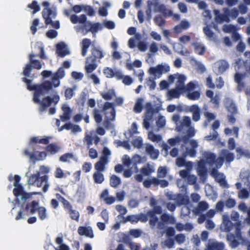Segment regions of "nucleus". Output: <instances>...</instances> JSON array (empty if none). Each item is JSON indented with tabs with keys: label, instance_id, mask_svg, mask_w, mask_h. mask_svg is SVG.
I'll return each mask as SVG.
<instances>
[{
	"label": "nucleus",
	"instance_id": "obj_1",
	"mask_svg": "<svg viewBox=\"0 0 250 250\" xmlns=\"http://www.w3.org/2000/svg\"><path fill=\"white\" fill-rule=\"evenodd\" d=\"M22 81L26 84L27 88L29 91H34L33 101L36 103L40 104L39 111L42 113L45 111L47 107L50 106L52 103V98L47 96L40 100V97L44 95L52 90L53 84L49 81H45L40 84H31L32 81L26 77H23Z\"/></svg>",
	"mask_w": 250,
	"mask_h": 250
},
{
	"label": "nucleus",
	"instance_id": "obj_2",
	"mask_svg": "<svg viewBox=\"0 0 250 250\" xmlns=\"http://www.w3.org/2000/svg\"><path fill=\"white\" fill-rule=\"evenodd\" d=\"M40 53L39 55L34 53H30L28 56L29 62L26 64L23 68L22 74L25 77H29L33 68L40 70L42 67V64L39 60H35L34 58L39 56L42 59H46V57L45 55L44 48L43 46H39Z\"/></svg>",
	"mask_w": 250,
	"mask_h": 250
},
{
	"label": "nucleus",
	"instance_id": "obj_3",
	"mask_svg": "<svg viewBox=\"0 0 250 250\" xmlns=\"http://www.w3.org/2000/svg\"><path fill=\"white\" fill-rule=\"evenodd\" d=\"M104 57L103 51L96 47H93L91 50V55L86 58L85 70L86 73H91L95 70L97 66V62Z\"/></svg>",
	"mask_w": 250,
	"mask_h": 250
},
{
	"label": "nucleus",
	"instance_id": "obj_4",
	"mask_svg": "<svg viewBox=\"0 0 250 250\" xmlns=\"http://www.w3.org/2000/svg\"><path fill=\"white\" fill-rule=\"evenodd\" d=\"M241 224L237 223L235 225V234L229 233L227 235V239L229 242V246L232 248H235L239 245V241L247 246V250H250V242L249 240L244 239L242 236Z\"/></svg>",
	"mask_w": 250,
	"mask_h": 250
},
{
	"label": "nucleus",
	"instance_id": "obj_5",
	"mask_svg": "<svg viewBox=\"0 0 250 250\" xmlns=\"http://www.w3.org/2000/svg\"><path fill=\"white\" fill-rule=\"evenodd\" d=\"M157 201L156 199L153 198L150 199L149 205L153 208L147 211V215L149 217V224L152 229L155 228L158 221V217L156 214H161L163 212L161 206H157Z\"/></svg>",
	"mask_w": 250,
	"mask_h": 250
},
{
	"label": "nucleus",
	"instance_id": "obj_6",
	"mask_svg": "<svg viewBox=\"0 0 250 250\" xmlns=\"http://www.w3.org/2000/svg\"><path fill=\"white\" fill-rule=\"evenodd\" d=\"M40 172H37L36 174L31 175L28 179V183L29 185H35L38 187H41L43 184H45L42 188V191L44 192H47L49 187L48 183V176L44 175L42 176H40Z\"/></svg>",
	"mask_w": 250,
	"mask_h": 250
},
{
	"label": "nucleus",
	"instance_id": "obj_7",
	"mask_svg": "<svg viewBox=\"0 0 250 250\" xmlns=\"http://www.w3.org/2000/svg\"><path fill=\"white\" fill-rule=\"evenodd\" d=\"M81 24L82 25L79 26V29L83 35H86L88 32H91L92 35L95 36L99 30H101L103 29V26L100 23H92L90 21H87V19Z\"/></svg>",
	"mask_w": 250,
	"mask_h": 250
},
{
	"label": "nucleus",
	"instance_id": "obj_8",
	"mask_svg": "<svg viewBox=\"0 0 250 250\" xmlns=\"http://www.w3.org/2000/svg\"><path fill=\"white\" fill-rule=\"evenodd\" d=\"M49 143V137L40 139L39 137H33L30 139L27 149L29 151L30 150L32 151L31 152L37 153L39 150L43 148L42 146L39 145V144L48 145Z\"/></svg>",
	"mask_w": 250,
	"mask_h": 250
},
{
	"label": "nucleus",
	"instance_id": "obj_9",
	"mask_svg": "<svg viewBox=\"0 0 250 250\" xmlns=\"http://www.w3.org/2000/svg\"><path fill=\"white\" fill-rule=\"evenodd\" d=\"M38 206L39 203L35 200L32 201L31 203H27L24 209H21L19 211L18 215L16 217V220H19L25 218L26 214L23 213L24 211L27 213V215L34 214L37 211Z\"/></svg>",
	"mask_w": 250,
	"mask_h": 250
},
{
	"label": "nucleus",
	"instance_id": "obj_10",
	"mask_svg": "<svg viewBox=\"0 0 250 250\" xmlns=\"http://www.w3.org/2000/svg\"><path fill=\"white\" fill-rule=\"evenodd\" d=\"M42 16L45 20V23L46 25L51 24L55 29H59L60 27V22L58 21H53L52 19L55 18L56 14L51 9H43L42 11Z\"/></svg>",
	"mask_w": 250,
	"mask_h": 250
},
{
	"label": "nucleus",
	"instance_id": "obj_11",
	"mask_svg": "<svg viewBox=\"0 0 250 250\" xmlns=\"http://www.w3.org/2000/svg\"><path fill=\"white\" fill-rule=\"evenodd\" d=\"M224 14H221L218 10H214L215 20L218 23H222L224 22L229 23V10L227 8H223Z\"/></svg>",
	"mask_w": 250,
	"mask_h": 250
},
{
	"label": "nucleus",
	"instance_id": "obj_12",
	"mask_svg": "<svg viewBox=\"0 0 250 250\" xmlns=\"http://www.w3.org/2000/svg\"><path fill=\"white\" fill-rule=\"evenodd\" d=\"M103 111L104 112L105 118L111 120V121L115 120L116 111L113 103L105 102L103 106Z\"/></svg>",
	"mask_w": 250,
	"mask_h": 250
},
{
	"label": "nucleus",
	"instance_id": "obj_13",
	"mask_svg": "<svg viewBox=\"0 0 250 250\" xmlns=\"http://www.w3.org/2000/svg\"><path fill=\"white\" fill-rule=\"evenodd\" d=\"M170 67L167 65L158 64L155 67H151L149 68V73L156 77L160 78L163 73H166L169 71Z\"/></svg>",
	"mask_w": 250,
	"mask_h": 250
},
{
	"label": "nucleus",
	"instance_id": "obj_14",
	"mask_svg": "<svg viewBox=\"0 0 250 250\" xmlns=\"http://www.w3.org/2000/svg\"><path fill=\"white\" fill-rule=\"evenodd\" d=\"M210 175L215 179L217 183H219L220 186L224 188L228 187L225 175L222 173H219L216 168H213L211 169Z\"/></svg>",
	"mask_w": 250,
	"mask_h": 250
},
{
	"label": "nucleus",
	"instance_id": "obj_15",
	"mask_svg": "<svg viewBox=\"0 0 250 250\" xmlns=\"http://www.w3.org/2000/svg\"><path fill=\"white\" fill-rule=\"evenodd\" d=\"M24 154L28 156L30 160L33 162L43 160L47 156V153L45 151H39L38 153H35V152H30L28 149L24 150Z\"/></svg>",
	"mask_w": 250,
	"mask_h": 250
},
{
	"label": "nucleus",
	"instance_id": "obj_16",
	"mask_svg": "<svg viewBox=\"0 0 250 250\" xmlns=\"http://www.w3.org/2000/svg\"><path fill=\"white\" fill-rule=\"evenodd\" d=\"M65 75V71L63 67H60L57 71L54 74L52 78L53 86L54 87H58L60 84V79L63 78Z\"/></svg>",
	"mask_w": 250,
	"mask_h": 250
},
{
	"label": "nucleus",
	"instance_id": "obj_17",
	"mask_svg": "<svg viewBox=\"0 0 250 250\" xmlns=\"http://www.w3.org/2000/svg\"><path fill=\"white\" fill-rule=\"evenodd\" d=\"M65 206L63 207L70 215L71 219L78 221L80 217L79 211L73 209L72 206L70 203L65 202Z\"/></svg>",
	"mask_w": 250,
	"mask_h": 250
},
{
	"label": "nucleus",
	"instance_id": "obj_18",
	"mask_svg": "<svg viewBox=\"0 0 250 250\" xmlns=\"http://www.w3.org/2000/svg\"><path fill=\"white\" fill-rule=\"evenodd\" d=\"M237 223H240L241 224L240 221L236 222L234 224H233L229 220V217L228 215H223V224L225 227L224 230L225 231L229 232L233 228L235 229V225ZM234 234H235V233Z\"/></svg>",
	"mask_w": 250,
	"mask_h": 250
},
{
	"label": "nucleus",
	"instance_id": "obj_19",
	"mask_svg": "<svg viewBox=\"0 0 250 250\" xmlns=\"http://www.w3.org/2000/svg\"><path fill=\"white\" fill-rule=\"evenodd\" d=\"M235 69L236 71H241V68L244 67L245 70L250 73V64L248 65L247 62L244 61L241 58L237 59L235 62Z\"/></svg>",
	"mask_w": 250,
	"mask_h": 250
},
{
	"label": "nucleus",
	"instance_id": "obj_20",
	"mask_svg": "<svg viewBox=\"0 0 250 250\" xmlns=\"http://www.w3.org/2000/svg\"><path fill=\"white\" fill-rule=\"evenodd\" d=\"M78 232L80 235H85L91 238L94 237L93 230L90 227H79L78 229Z\"/></svg>",
	"mask_w": 250,
	"mask_h": 250
},
{
	"label": "nucleus",
	"instance_id": "obj_21",
	"mask_svg": "<svg viewBox=\"0 0 250 250\" xmlns=\"http://www.w3.org/2000/svg\"><path fill=\"white\" fill-rule=\"evenodd\" d=\"M245 76V73L241 74L236 72L234 75V81L237 83V89L239 91H242L245 87V83L242 81Z\"/></svg>",
	"mask_w": 250,
	"mask_h": 250
},
{
	"label": "nucleus",
	"instance_id": "obj_22",
	"mask_svg": "<svg viewBox=\"0 0 250 250\" xmlns=\"http://www.w3.org/2000/svg\"><path fill=\"white\" fill-rule=\"evenodd\" d=\"M125 158L123 160V163L125 165L129 167L131 165L132 161L133 162V166L135 167L137 166V164L141 163V157L137 154L135 155L132 160L127 155H125Z\"/></svg>",
	"mask_w": 250,
	"mask_h": 250
},
{
	"label": "nucleus",
	"instance_id": "obj_23",
	"mask_svg": "<svg viewBox=\"0 0 250 250\" xmlns=\"http://www.w3.org/2000/svg\"><path fill=\"white\" fill-rule=\"evenodd\" d=\"M146 151L150 156L151 159L153 160L157 159L159 155V150L155 149L152 145L148 144L146 145Z\"/></svg>",
	"mask_w": 250,
	"mask_h": 250
},
{
	"label": "nucleus",
	"instance_id": "obj_24",
	"mask_svg": "<svg viewBox=\"0 0 250 250\" xmlns=\"http://www.w3.org/2000/svg\"><path fill=\"white\" fill-rule=\"evenodd\" d=\"M215 65L219 74L224 73L229 67L228 62L223 60L218 61L215 63Z\"/></svg>",
	"mask_w": 250,
	"mask_h": 250
},
{
	"label": "nucleus",
	"instance_id": "obj_25",
	"mask_svg": "<svg viewBox=\"0 0 250 250\" xmlns=\"http://www.w3.org/2000/svg\"><path fill=\"white\" fill-rule=\"evenodd\" d=\"M108 162V160H106L105 158L100 157L99 161L96 162L94 166L96 171L103 172Z\"/></svg>",
	"mask_w": 250,
	"mask_h": 250
},
{
	"label": "nucleus",
	"instance_id": "obj_26",
	"mask_svg": "<svg viewBox=\"0 0 250 250\" xmlns=\"http://www.w3.org/2000/svg\"><path fill=\"white\" fill-rule=\"evenodd\" d=\"M192 113V120L197 122L200 119V109L197 104L192 105L189 109Z\"/></svg>",
	"mask_w": 250,
	"mask_h": 250
},
{
	"label": "nucleus",
	"instance_id": "obj_27",
	"mask_svg": "<svg viewBox=\"0 0 250 250\" xmlns=\"http://www.w3.org/2000/svg\"><path fill=\"white\" fill-rule=\"evenodd\" d=\"M91 42L89 39L84 38L83 39L81 42V47H82V51L81 54L83 57L86 56L87 52L88 51V49L90 45H91Z\"/></svg>",
	"mask_w": 250,
	"mask_h": 250
},
{
	"label": "nucleus",
	"instance_id": "obj_28",
	"mask_svg": "<svg viewBox=\"0 0 250 250\" xmlns=\"http://www.w3.org/2000/svg\"><path fill=\"white\" fill-rule=\"evenodd\" d=\"M208 208V205L206 202L201 201L198 203L197 207L193 210V212L196 215H199L206 210Z\"/></svg>",
	"mask_w": 250,
	"mask_h": 250
},
{
	"label": "nucleus",
	"instance_id": "obj_29",
	"mask_svg": "<svg viewBox=\"0 0 250 250\" xmlns=\"http://www.w3.org/2000/svg\"><path fill=\"white\" fill-rule=\"evenodd\" d=\"M87 19L85 15L82 14L79 17L75 14L72 15L70 16V20L73 24H77L78 23H81L84 22Z\"/></svg>",
	"mask_w": 250,
	"mask_h": 250
},
{
	"label": "nucleus",
	"instance_id": "obj_30",
	"mask_svg": "<svg viewBox=\"0 0 250 250\" xmlns=\"http://www.w3.org/2000/svg\"><path fill=\"white\" fill-rule=\"evenodd\" d=\"M186 77L185 75L180 74L178 77L176 87L182 91H186V87L185 86V82Z\"/></svg>",
	"mask_w": 250,
	"mask_h": 250
},
{
	"label": "nucleus",
	"instance_id": "obj_31",
	"mask_svg": "<svg viewBox=\"0 0 250 250\" xmlns=\"http://www.w3.org/2000/svg\"><path fill=\"white\" fill-rule=\"evenodd\" d=\"M159 178L152 177L149 179L145 180L143 182V185L144 187L147 188H150L151 185H153L154 187L158 186L159 185Z\"/></svg>",
	"mask_w": 250,
	"mask_h": 250
},
{
	"label": "nucleus",
	"instance_id": "obj_32",
	"mask_svg": "<svg viewBox=\"0 0 250 250\" xmlns=\"http://www.w3.org/2000/svg\"><path fill=\"white\" fill-rule=\"evenodd\" d=\"M56 53L58 56L62 58L69 54V51L65 48V45L64 44H58L57 45Z\"/></svg>",
	"mask_w": 250,
	"mask_h": 250
},
{
	"label": "nucleus",
	"instance_id": "obj_33",
	"mask_svg": "<svg viewBox=\"0 0 250 250\" xmlns=\"http://www.w3.org/2000/svg\"><path fill=\"white\" fill-rule=\"evenodd\" d=\"M221 156H222L227 163H230L234 159V155L233 153L229 152L228 150L223 149L220 153Z\"/></svg>",
	"mask_w": 250,
	"mask_h": 250
},
{
	"label": "nucleus",
	"instance_id": "obj_34",
	"mask_svg": "<svg viewBox=\"0 0 250 250\" xmlns=\"http://www.w3.org/2000/svg\"><path fill=\"white\" fill-rule=\"evenodd\" d=\"M146 112L145 117L147 118L148 120H151L153 114L154 113V109L153 107L152 104L151 103H146L145 105Z\"/></svg>",
	"mask_w": 250,
	"mask_h": 250
},
{
	"label": "nucleus",
	"instance_id": "obj_35",
	"mask_svg": "<svg viewBox=\"0 0 250 250\" xmlns=\"http://www.w3.org/2000/svg\"><path fill=\"white\" fill-rule=\"evenodd\" d=\"M63 238L61 236L60 237H57L55 239V242L56 244L59 245V246L55 247V250H70L69 247L63 243Z\"/></svg>",
	"mask_w": 250,
	"mask_h": 250
},
{
	"label": "nucleus",
	"instance_id": "obj_36",
	"mask_svg": "<svg viewBox=\"0 0 250 250\" xmlns=\"http://www.w3.org/2000/svg\"><path fill=\"white\" fill-rule=\"evenodd\" d=\"M176 203L179 206L186 205L189 203V200L188 196L178 194L176 199Z\"/></svg>",
	"mask_w": 250,
	"mask_h": 250
},
{
	"label": "nucleus",
	"instance_id": "obj_37",
	"mask_svg": "<svg viewBox=\"0 0 250 250\" xmlns=\"http://www.w3.org/2000/svg\"><path fill=\"white\" fill-rule=\"evenodd\" d=\"M192 46L194 47V51L196 53L199 55H203L206 52V47L204 45L199 42H193Z\"/></svg>",
	"mask_w": 250,
	"mask_h": 250
},
{
	"label": "nucleus",
	"instance_id": "obj_38",
	"mask_svg": "<svg viewBox=\"0 0 250 250\" xmlns=\"http://www.w3.org/2000/svg\"><path fill=\"white\" fill-rule=\"evenodd\" d=\"M225 245L222 242H213L208 245L206 250H223Z\"/></svg>",
	"mask_w": 250,
	"mask_h": 250
},
{
	"label": "nucleus",
	"instance_id": "obj_39",
	"mask_svg": "<svg viewBox=\"0 0 250 250\" xmlns=\"http://www.w3.org/2000/svg\"><path fill=\"white\" fill-rule=\"evenodd\" d=\"M110 186L114 188H117L121 184V180L116 175H112L110 177Z\"/></svg>",
	"mask_w": 250,
	"mask_h": 250
},
{
	"label": "nucleus",
	"instance_id": "obj_40",
	"mask_svg": "<svg viewBox=\"0 0 250 250\" xmlns=\"http://www.w3.org/2000/svg\"><path fill=\"white\" fill-rule=\"evenodd\" d=\"M94 183L98 184H102L104 180V177L102 172L96 171L93 174Z\"/></svg>",
	"mask_w": 250,
	"mask_h": 250
},
{
	"label": "nucleus",
	"instance_id": "obj_41",
	"mask_svg": "<svg viewBox=\"0 0 250 250\" xmlns=\"http://www.w3.org/2000/svg\"><path fill=\"white\" fill-rule=\"evenodd\" d=\"M203 31L208 40L214 41L216 39L215 33L210 29L209 26H207L204 27L203 28Z\"/></svg>",
	"mask_w": 250,
	"mask_h": 250
},
{
	"label": "nucleus",
	"instance_id": "obj_42",
	"mask_svg": "<svg viewBox=\"0 0 250 250\" xmlns=\"http://www.w3.org/2000/svg\"><path fill=\"white\" fill-rule=\"evenodd\" d=\"M204 157L206 158L207 162L210 166L214 164L216 156L212 153L206 152L204 154Z\"/></svg>",
	"mask_w": 250,
	"mask_h": 250
},
{
	"label": "nucleus",
	"instance_id": "obj_43",
	"mask_svg": "<svg viewBox=\"0 0 250 250\" xmlns=\"http://www.w3.org/2000/svg\"><path fill=\"white\" fill-rule=\"evenodd\" d=\"M143 99L142 98H138L134 107L133 110L136 113H139L143 110Z\"/></svg>",
	"mask_w": 250,
	"mask_h": 250
},
{
	"label": "nucleus",
	"instance_id": "obj_44",
	"mask_svg": "<svg viewBox=\"0 0 250 250\" xmlns=\"http://www.w3.org/2000/svg\"><path fill=\"white\" fill-rule=\"evenodd\" d=\"M60 147L55 144L48 145L45 147L46 151L51 154H55L59 150Z\"/></svg>",
	"mask_w": 250,
	"mask_h": 250
},
{
	"label": "nucleus",
	"instance_id": "obj_45",
	"mask_svg": "<svg viewBox=\"0 0 250 250\" xmlns=\"http://www.w3.org/2000/svg\"><path fill=\"white\" fill-rule=\"evenodd\" d=\"M37 211L40 220H44L47 217L46 209L44 207H39Z\"/></svg>",
	"mask_w": 250,
	"mask_h": 250
},
{
	"label": "nucleus",
	"instance_id": "obj_46",
	"mask_svg": "<svg viewBox=\"0 0 250 250\" xmlns=\"http://www.w3.org/2000/svg\"><path fill=\"white\" fill-rule=\"evenodd\" d=\"M185 91H182L177 87L175 88L172 89L168 91V94L171 98H178L181 94Z\"/></svg>",
	"mask_w": 250,
	"mask_h": 250
},
{
	"label": "nucleus",
	"instance_id": "obj_47",
	"mask_svg": "<svg viewBox=\"0 0 250 250\" xmlns=\"http://www.w3.org/2000/svg\"><path fill=\"white\" fill-rule=\"evenodd\" d=\"M148 138L153 142H159L162 139L161 135L159 134H155L152 131L148 132Z\"/></svg>",
	"mask_w": 250,
	"mask_h": 250
},
{
	"label": "nucleus",
	"instance_id": "obj_48",
	"mask_svg": "<svg viewBox=\"0 0 250 250\" xmlns=\"http://www.w3.org/2000/svg\"><path fill=\"white\" fill-rule=\"evenodd\" d=\"M204 115L207 119L204 123V126L207 127L211 121L215 119V116L213 113L209 112H205Z\"/></svg>",
	"mask_w": 250,
	"mask_h": 250
},
{
	"label": "nucleus",
	"instance_id": "obj_49",
	"mask_svg": "<svg viewBox=\"0 0 250 250\" xmlns=\"http://www.w3.org/2000/svg\"><path fill=\"white\" fill-rule=\"evenodd\" d=\"M101 96L105 100H110L115 96V92L113 89H109L108 91L101 94Z\"/></svg>",
	"mask_w": 250,
	"mask_h": 250
},
{
	"label": "nucleus",
	"instance_id": "obj_50",
	"mask_svg": "<svg viewBox=\"0 0 250 250\" xmlns=\"http://www.w3.org/2000/svg\"><path fill=\"white\" fill-rule=\"evenodd\" d=\"M167 173V169L166 167H160L157 170V177L159 178H165L166 177Z\"/></svg>",
	"mask_w": 250,
	"mask_h": 250
},
{
	"label": "nucleus",
	"instance_id": "obj_51",
	"mask_svg": "<svg viewBox=\"0 0 250 250\" xmlns=\"http://www.w3.org/2000/svg\"><path fill=\"white\" fill-rule=\"evenodd\" d=\"M174 240L173 238H168L163 242L164 245H162V247L163 248L167 247L168 249H171L174 247Z\"/></svg>",
	"mask_w": 250,
	"mask_h": 250
},
{
	"label": "nucleus",
	"instance_id": "obj_52",
	"mask_svg": "<svg viewBox=\"0 0 250 250\" xmlns=\"http://www.w3.org/2000/svg\"><path fill=\"white\" fill-rule=\"evenodd\" d=\"M100 112V111L96 108L94 109L93 111L95 121L98 124L101 123L103 120L102 116Z\"/></svg>",
	"mask_w": 250,
	"mask_h": 250
},
{
	"label": "nucleus",
	"instance_id": "obj_53",
	"mask_svg": "<svg viewBox=\"0 0 250 250\" xmlns=\"http://www.w3.org/2000/svg\"><path fill=\"white\" fill-rule=\"evenodd\" d=\"M197 174H198V176L200 177V179L201 181L203 183H204L206 181L207 176H208L207 169H204V170H197Z\"/></svg>",
	"mask_w": 250,
	"mask_h": 250
},
{
	"label": "nucleus",
	"instance_id": "obj_54",
	"mask_svg": "<svg viewBox=\"0 0 250 250\" xmlns=\"http://www.w3.org/2000/svg\"><path fill=\"white\" fill-rule=\"evenodd\" d=\"M15 188L13 189V194L16 197H18L21 196L24 191L23 187L21 185L15 186Z\"/></svg>",
	"mask_w": 250,
	"mask_h": 250
},
{
	"label": "nucleus",
	"instance_id": "obj_55",
	"mask_svg": "<svg viewBox=\"0 0 250 250\" xmlns=\"http://www.w3.org/2000/svg\"><path fill=\"white\" fill-rule=\"evenodd\" d=\"M161 219L163 222H167L169 221L171 223H174L175 221V218L170 216L166 213H163L161 216Z\"/></svg>",
	"mask_w": 250,
	"mask_h": 250
},
{
	"label": "nucleus",
	"instance_id": "obj_56",
	"mask_svg": "<svg viewBox=\"0 0 250 250\" xmlns=\"http://www.w3.org/2000/svg\"><path fill=\"white\" fill-rule=\"evenodd\" d=\"M103 73L105 77L107 78H111L114 77V71L110 67H105L103 70Z\"/></svg>",
	"mask_w": 250,
	"mask_h": 250
},
{
	"label": "nucleus",
	"instance_id": "obj_57",
	"mask_svg": "<svg viewBox=\"0 0 250 250\" xmlns=\"http://www.w3.org/2000/svg\"><path fill=\"white\" fill-rule=\"evenodd\" d=\"M200 97V93L198 91H194L187 94V97L190 100H196L199 99Z\"/></svg>",
	"mask_w": 250,
	"mask_h": 250
},
{
	"label": "nucleus",
	"instance_id": "obj_58",
	"mask_svg": "<svg viewBox=\"0 0 250 250\" xmlns=\"http://www.w3.org/2000/svg\"><path fill=\"white\" fill-rule=\"evenodd\" d=\"M28 7L33 9V14H35L40 10V6L36 0L32 1L31 4H28Z\"/></svg>",
	"mask_w": 250,
	"mask_h": 250
},
{
	"label": "nucleus",
	"instance_id": "obj_59",
	"mask_svg": "<svg viewBox=\"0 0 250 250\" xmlns=\"http://www.w3.org/2000/svg\"><path fill=\"white\" fill-rule=\"evenodd\" d=\"M238 197L240 199H247L249 197V192L246 188H242L238 192Z\"/></svg>",
	"mask_w": 250,
	"mask_h": 250
},
{
	"label": "nucleus",
	"instance_id": "obj_60",
	"mask_svg": "<svg viewBox=\"0 0 250 250\" xmlns=\"http://www.w3.org/2000/svg\"><path fill=\"white\" fill-rule=\"evenodd\" d=\"M39 24V20L38 19H35L30 27V30L33 35H35L37 31V26Z\"/></svg>",
	"mask_w": 250,
	"mask_h": 250
},
{
	"label": "nucleus",
	"instance_id": "obj_61",
	"mask_svg": "<svg viewBox=\"0 0 250 250\" xmlns=\"http://www.w3.org/2000/svg\"><path fill=\"white\" fill-rule=\"evenodd\" d=\"M140 171L143 175L145 176H149L154 172V170L149 167H143L141 168Z\"/></svg>",
	"mask_w": 250,
	"mask_h": 250
},
{
	"label": "nucleus",
	"instance_id": "obj_62",
	"mask_svg": "<svg viewBox=\"0 0 250 250\" xmlns=\"http://www.w3.org/2000/svg\"><path fill=\"white\" fill-rule=\"evenodd\" d=\"M155 23L160 27H162L165 24V21L161 16H157L154 19Z\"/></svg>",
	"mask_w": 250,
	"mask_h": 250
},
{
	"label": "nucleus",
	"instance_id": "obj_63",
	"mask_svg": "<svg viewBox=\"0 0 250 250\" xmlns=\"http://www.w3.org/2000/svg\"><path fill=\"white\" fill-rule=\"evenodd\" d=\"M186 155H184L183 157H178L176 160V164L179 167H182L186 164L185 157Z\"/></svg>",
	"mask_w": 250,
	"mask_h": 250
},
{
	"label": "nucleus",
	"instance_id": "obj_64",
	"mask_svg": "<svg viewBox=\"0 0 250 250\" xmlns=\"http://www.w3.org/2000/svg\"><path fill=\"white\" fill-rule=\"evenodd\" d=\"M132 145L134 147L140 148L143 146V140L140 137L134 139L132 142Z\"/></svg>",
	"mask_w": 250,
	"mask_h": 250
}]
</instances>
